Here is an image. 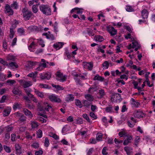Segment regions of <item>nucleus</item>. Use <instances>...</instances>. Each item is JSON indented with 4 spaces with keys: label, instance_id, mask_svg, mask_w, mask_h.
I'll list each match as a JSON object with an SVG mask.
<instances>
[{
    "label": "nucleus",
    "instance_id": "obj_6",
    "mask_svg": "<svg viewBox=\"0 0 155 155\" xmlns=\"http://www.w3.org/2000/svg\"><path fill=\"white\" fill-rule=\"evenodd\" d=\"M5 13H9V15H13L14 12L10 6L8 4H6L5 6Z\"/></svg>",
    "mask_w": 155,
    "mask_h": 155
},
{
    "label": "nucleus",
    "instance_id": "obj_2",
    "mask_svg": "<svg viewBox=\"0 0 155 155\" xmlns=\"http://www.w3.org/2000/svg\"><path fill=\"white\" fill-rule=\"evenodd\" d=\"M40 9L42 13L46 15H50L51 10L49 6L47 5H41L39 6Z\"/></svg>",
    "mask_w": 155,
    "mask_h": 155
},
{
    "label": "nucleus",
    "instance_id": "obj_63",
    "mask_svg": "<svg viewBox=\"0 0 155 155\" xmlns=\"http://www.w3.org/2000/svg\"><path fill=\"white\" fill-rule=\"evenodd\" d=\"M6 99V96L5 95L3 96L0 101V103H4L5 102Z\"/></svg>",
    "mask_w": 155,
    "mask_h": 155
},
{
    "label": "nucleus",
    "instance_id": "obj_14",
    "mask_svg": "<svg viewBox=\"0 0 155 155\" xmlns=\"http://www.w3.org/2000/svg\"><path fill=\"white\" fill-rule=\"evenodd\" d=\"M16 114L17 117H20L19 119L21 122H23L26 120V117L21 113L18 112L16 113Z\"/></svg>",
    "mask_w": 155,
    "mask_h": 155
},
{
    "label": "nucleus",
    "instance_id": "obj_51",
    "mask_svg": "<svg viewBox=\"0 0 155 155\" xmlns=\"http://www.w3.org/2000/svg\"><path fill=\"white\" fill-rule=\"evenodd\" d=\"M102 66L104 67H105L107 69L109 67V64L107 61H105L102 64Z\"/></svg>",
    "mask_w": 155,
    "mask_h": 155
},
{
    "label": "nucleus",
    "instance_id": "obj_4",
    "mask_svg": "<svg viewBox=\"0 0 155 155\" xmlns=\"http://www.w3.org/2000/svg\"><path fill=\"white\" fill-rule=\"evenodd\" d=\"M40 78L41 80H49L51 77V75L50 72L43 73L40 74Z\"/></svg>",
    "mask_w": 155,
    "mask_h": 155
},
{
    "label": "nucleus",
    "instance_id": "obj_1",
    "mask_svg": "<svg viewBox=\"0 0 155 155\" xmlns=\"http://www.w3.org/2000/svg\"><path fill=\"white\" fill-rule=\"evenodd\" d=\"M22 12L23 14V17L26 21L29 20L33 15L32 12L29 11L26 8H22Z\"/></svg>",
    "mask_w": 155,
    "mask_h": 155
},
{
    "label": "nucleus",
    "instance_id": "obj_8",
    "mask_svg": "<svg viewBox=\"0 0 155 155\" xmlns=\"http://www.w3.org/2000/svg\"><path fill=\"white\" fill-rule=\"evenodd\" d=\"M74 98V95L71 94H69L67 95L65 98V101L67 102L72 101Z\"/></svg>",
    "mask_w": 155,
    "mask_h": 155
},
{
    "label": "nucleus",
    "instance_id": "obj_33",
    "mask_svg": "<svg viewBox=\"0 0 155 155\" xmlns=\"http://www.w3.org/2000/svg\"><path fill=\"white\" fill-rule=\"evenodd\" d=\"M13 129V127L10 126L9 125L5 127V129L6 131L8 133L12 131Z\"/></svg>",
    "mask_w": 155,
    "mask_h": 155
},
{
    "label": "nucleus",
    "instance_id": "obj_28",
    "mask_svg": "<svg viewBox=\"0 0 155 155\" xmlns=\"http://www.w3.org/2000/svg\"><path fill=\"white\" fill-rule=\"evenodd\" d=\"M75 103L76 105L80 108H81L82 107V104H81V101L79 99H76L75 100Z\"/></svg>",
    "mask_w": 155,
    "mask_h": 155
},
{
    "label": "nucleus",
    "instance_id": "obj_21",
    "mask_svg": "<svg viewBox=\"0 0 155 155\" xmlns=\"http://www.w3.org/2000/svg\"><path fill=\"white\" fill-rule=\"evenodd\" d=\"M104 80V78L101 76H100L98 74H96L94 77L93 80L100 81H103Z\"/></svg>",
    "mask_w": 155,
    "mask_h": 155
},
{
    "label": "nucleus",
    "instance_id": "obj_34",
    "mask_svg": "<svg viewBox=\"0 0 155 155\" xmlns=\"http://www.w3.org/2000/svg\"><path fill=\"white\" fill-rule=\"evenodd\" d=\"M103 135L101 133H97V134L96 138L97 140H101L102 138Z\"/></svg>",
    "mask_w": 155,
    "mask_h": 155
},
{
    "label": "nucleus",
    "instance_id": "obj_12",
    "mask_svg": "<svg viewBox=\"0 0 155 155\" xmlns=\"http://www.w3.org/2000/svg\"><path fill=\"white\" fill-rule=\"evenodd\" d=\"M127 138L124 141L123 144L124 145H128L129 143L131 142V140H133L132 137L131 136H127Z\"/></svg>",
    "mask_w": 155,
    "mask_h": 155
},
{
    "label": "nucleus",
    "instance_id": "obj_17",
    "mask_svg": "<svg viewBox=\"0 0 155 155\" xmlns=\"http://www.w3.org/2000/svg\"><path fill=\"white\" fill-rule=\"evenodd\" d=\"M11 111V109L8 107H7L5 109L3 112V115L4 116H8Z\"/></svg>",
    "mask_w": 155,
    "mask_h": 155
},
{
    "label": "nucleus",
    "instance_id": "obj_43",
    "mask_svg": "<svg viewBox=\"0 0 155 155\" xmlns=\"http://www.w3.org/2000/svg\"><path fill=\"white\" fill-rule=\"evenodd\" d=\"M132 48H134L136 47H137V46L138 45H140V44H139L138 42H137L135 40L134 41H133L132 43Z\"/></svg>",
    "mask_w": 155,
    "mask_h": 155
},
{
    "label": "nucleus",
    "instance_id": "obj_26",
    "mask_svg": "<svg viewBox=\"0 0 155 155\" xmlns=\"http://www.w3.org/2000/svg\"><path fill=\"white\" fill-rule=\"evenodd\" d=\"M121 98V95L118 93H114L113 95V98L114 100L115 99L116 101L117 100H119Z\"/></svg>",
    "mask_w": 155,
    "mask_h": 155
},
{
    "label": "nucleus",
    "instance_id": "obj_61",
    "mask_svg": "<svg viewBox=\"0 0 155 155\" xmlns=\"http://www.w3.org/2000/svg\"><path fill=\"white\" fill-rule=\"evenodd\" d=\"M118 134L119 136H120L121 137L124 136H127L126 135V133L123 132V131H120L119 133Z\"/></svg>",
    "mask_w": 155,
    "mask_h": 155
},
{
    "label": "nucleus",
    "instance_id": "obj_41",
    "mask_svg": "<svg viewBox=\"0 0 155 155\" xmlns=\"http://www.w3.org/2000/svg\"><path fill=\"white\" fill-rule=\"evenodd\" d=\"M3 148L6 152L9 153L11 152L10 148L6 145H4Z\"/></svg>",
    "mask_w": 155,
    "mask_h": 155
},
{
    "label": "nucleus",
    "instance_id": "obj_64",
    "mask_svg": "<svg viewBox=\"0 0 155 155\" xmlns=\"http://www.w3.org/2000/svg\"><path fill=\"white\" fill-rule=\"evenodd\" d=\"M127 110V108H126V105H124L122 108L121 112H124L125 111H126Z\"/></svg>",
    "mask_w": 155,
    "mask_h": 155
},
{
    "label": "nucleus",
    "instance_id": "obj_13",
    "mask_svg": "<svg viewBox=\"0 0 155 155\" xmlns=\"http://www.w3.org/2000/svg\"><path fill=\"white\" fill-rule=\"evenodd\" d=\"M15 149L16 153L20 154L22 153L21 147L18 144H16L15 145Z\"/></svg>",
    "mask_w": 155,
    "mask_h": 155
},
{
    "label": "nucleus",
    "instance_id": "obj_44",
    "mask_svg": "<svg viewBox=\"0 0 155 155\" xmlns=\"http://www.w3.org/2000/svg\"><path fill=\"white\" fill-rule=\"evenodd\" d=\"M11 7L14 9H17L18 8V5L16 2H14L13 3L11 4Z\"/></svg>",
    "mask_w": 155,
    "mask_h": 155
},
{
    "label": "nucleus",
    "instance_id": "obj_7",
    "mask_svg": "<svg viewBox=\"0 0 155 155\" xmlns=\"http://www.w3.org/2000/svg\"><path fill=\"white\" fill-rule=\"evenodd\" d=\"M148 14L149 12L145 9H143L141 12V16L143 19H147L148 17Z\"/></svg>",
    "mask_w": 155,
    "mask_h": 155
},
{
    "label": "nucleus",
    "instance_id": "obj_62",
    "mask_svg": "<svg viewBox=\"0 0 155 155\" xmlns=\"http://www.w3.org/2000/svg\"><path fill=\"white\" fill-rule=\"evenodd\" d=\"M41 86V88H49V86L48 85L46 84H40L39 85Z\"/></svg>",
    "mask_w": 155,
    "mask_h": 155
},
{
    "label": "nucleus",
    "instance_id": "obj_38",
    "mask_svg": "<svg viewBox=\"0 0 155 155\" xmlns=\"http://www.w3.org/2000/svg\"><path fill=\"white\" fill-rule=\"evenodd\" d=\"M8 64V66H10L11 67H15L16 68H18V66L17 63L15 62H11L9 63Z\"/></svg>",
    "mask_w": 155,
    "mask_h": 155
},
{
    "label": "nucleus",
    "instance_id": "obj_3",
    "mask_svg": "<svg viewBox=\"0 0 155 155\" xmlns=\"http://www.w3.org/2000/svg\"><path fill=\"white\" fill-rule=\"evenodd\" d=\"M48 97L50 101L53 102L59 103L61 101V99L55 94H49L48 95Z\"/></svg>",
    "mask_w": 155,
    "mask_h": 155
},
{
    "label": "nucleus",
    "instance_id": "obj_15",
    "mask_svg": "<svg viewBox=\"0 0 155 155\" xmlns=\"http://www.w3.org/2000/svg\"><path fill=\"white\" fill-rule=\"evenodd\" d=\"M23 112L25 115L28 116L29 117H33V115L31 112L28 109L25 108L23 110Z\"/></svg>",
    "mask_w": 155,
    "mask_h": 155
},
{
    "label": "nucleus",
    "instance_id": "obj_40",
    "mask_svg": "<svg viewBox=\"0 0 155 155\" xmlns=\"http://www.w3.org/2000/svg\"><path fill=\"white\" fill-rule=\"evenodd\" d=\"M42 131L40 129L38 130L37 133V136L38 138H40L42 137Z\"/></svg>",
    "mask_w": 155,
    "mask_h": 155
},
{
    "label": "nucleus",
    "instance_id": "obj_9",
    "mask_svg": "<svg viewBox=\"0 0 155 155\" xmlns=\"http://www.w3.org/2000/svg\"><path fill=\"white\" fill-rule=\"evenodd\" d=\"M12 93L15 95H18L19 96L22 95V92L18 87H14L12 91Z\"/></svg>",
    "mask_w": 155,
    "mask_h": 155
},
{
    "label": "nucleus",
    "instance_id": "obj_19",
    "mask_svg": "<svg viewBox=\"0 0 155 155\" xmlns=\"http://www.w3.org/2000/svg\"><path fill=\"white\" fill-rule=\"evenodd\" d=\"M98 94L100 95L99 98L100 99L103 98L104 96L106 95L104 90L103 89H101L99 91Z\"/></svg>",
    "mask_w": 155,
    "mask_h": 155
},
{
    "label": "nucleus",
    "instance_id": "obj_57",
    "mask_svg": "<svg viewBox=\"0 0 155 155\" xmlns=\"http://www.w3.org/2000/svg\"><path fill=\"white\" fill-rule=\"evenodd\" d=\"M96 88L94 87H90L89 90H88V91L89 93H91V92H93L94 91H96Z\"/></svg>",
    "mask_w": 155,
    "mask_h": 155
},
{
    "label": "nucleus",
    "instance_id": "obj_54",
    "mask_svg": "<svg viewBox=\"0 0 155 155\" xmlns=\"http://www.w3.org/2000/svg\"><path fill=\"white\" fill-rule=\"evenodd\" d=\"M43 153V151L41 150L36 151L35 152V155H42Z\"/></svg>",
    "mask_w": 155,
    "mask_h": 155
},
{
    "label": "nucleus",
    "instance_id": "obj_50",
    "mask_svg": "<svg viewBox=\"0 0 155 155\" xmlns=\"http://www.w3.org/2000/svg\"><path fill=\"white\" fill-rule=\"evenodd\" d=\"M31 146L35 148H37L39 147V144L38 143H34L31 145Z\"/></svg>",
    "mask_w": 155,
    "mask_h": 155
},
{
    "label": "nucleus",
    "instance_id": "obj_5",
    "mask_svg": "<svg viewBox=\"0 0 155 155\" xmlns=\"http://www.w3.org/2000/svg\"><path fill=\"white\" fill-rule=\"evenodd\" d=\"M107 29L108 31L112 35H114L117 34V31L112 26H107Z\"/></svg>",
    "mask_w": 155,
    "mask_h": 155
},
{
    "label": "nucleus",
    "instance_id": "obj_39",
    "mask_svg": "<svg viewBox=\"0 0 155 155\" xmlns=\"http://www.w3.org/2000/svg\"><path fill=\"white\" fill-rule=\"evenodd\" d=\"M124 150L127 153L128 155H129L131 153V151H130V147H125L124 148Z\"/></svg>",
    "mask_w": 155,
    "mask_h": 155
},
{
    "label": "nucleus",
    "instance_id": "obj_25",
    "mask_svg": "<svg viewBox=\"0 0 155 155\" xmlns=\"http://www.w3.org/2000/svg\"><path fill=\"white\" fill-rule=\"evenodd\" d=\"M31 83L28 81H25L23 84V86L24 88H26L31 86Z\"/></svg>",
    "mask_w": 155,
    "mask_h": 155
},
{
    "label": "nucleus",
    "instance_id": "obj_16",
    "mask_svg": "<svg viewBox=\"0 0 155 155\" xmlns=\"http://www.w3.org/2000/svg\"><path fill=\"white\" fill-rule=\"evenodd\" d=\"M36 64V62L29 61H28V63L26 65V67L30 68L32 66L35 65Z\"/></svg>",
    "mask_w": 155,
    "mask_h": 155
},
{
    "label": "nucleus",
    "instance_id": "obj_36",
    "mask_svg": "<svg viewBox=\"0 0 155 155\" xmlns=\"http://www.w3.org/2000/svg\"><path fill=\"white\" fill-rule=\"evenodd\" d=\"M35 92L36 94L39 97H43L44 95L43 94V92H40L36 90V89L35 90Z\"/></svg>",
    "mask_w": 155,
    "mask_h": 155
},
{
    "label": "nucleus",
    "instance_id": "obj_10",
    "mask_svg": "<svg viewBox=\"0 0 155 155\" xmlns=\"http://www.w3.org/2000/svg\"><path fill=\"white\" fill-rule=\"evenodd\" d=\"M57 74H56V76L58 78H60L59 80L60 81L64 82L66 80V78L64 76H63V74L62 73H61L60 72L58 71L57 72Z\"/></svg>",
    "mask_w": 155,
    "mask_h": 155
},
{
    "label": "nucleus",
    "instance_id": "obj_60",
    "mask_svg": "<svg viewBox=\"0 0 155 155\" xmlns=\"http://www.w3.org/2000/svg\"><path fill=\"white\" fill-rule=\"evenodd\" d=\"M51 134H52V136H50V137H52L54 139L56 140H58L59 139V137L58 135H57L56 134L52 133H51Z\"/></svg>",
    "mask_w": 155,
    "mask_h": 155
},
{
    "label": "nucleus",
    "instance_id": "obj_31",
    "mask_svg": "<svg viewBox=\"0 0 155 155\" xmlns=\"http://www.w3.org/2000/svg\"><path fill=\"white\" fill-rule=\"evenodd\" d=\"M105 110L107 112H111L113 111V106L109 105V107H107L105 108Z\"/></svg>",
    "mask_w": 155,
    "mask_h": 155
},
{
    "label": "nucleus",
    "instance_id": "obj_56",
    "mask_svg": "<svg viewBox=\"0 0 155 155\" xmlns=\"http://www.w3.org/2000/svg\"><path fill=\"white\" fill-rule=\"evenodd\" d=\"M32 128H35L38 127V126L37 124L35 122H32L31 124Z\"/></svg>",
    "mask_w": 155,
    "mask_h": 155
},
{
    "label": "nucleus",
    "instance_id": "obj_37",
    "mask_svg": "<svg viewBox=\"0 0 155 155\" xmlns=\"http://www.w3.org/2000/svg\"><path fill=\"white\" fill-rule=\"evenodd\" d=\"M15 57L12 55H8L7 57V60L8 61H14L15 60Z\"/></svg>",
    "mask_w": 155,
    "mask_h": 155
},
{
    "label": "nucleus",
    "instance_id": "obj_49",
    "mask_svg": "<svg viewBox=\"0 0 155 155\" xmlns=\"http://www.w3.org/2000/svg\"><path fill=\"white\" fill-rule=\"evenodd\" d=\"M107 149V147H103L102 150V154L103 155H107L108 154L106 150Z\"/></svg>",
    "mask_w": 155,
    "mask_h": 155
},
{
    "label": "nucleus",
    "instance_id": "obj_46",
    "mask_svg": "<svg viewBox=\"0 0 155 155\" xmlns=\"http://www.w3.org/2000/svg\"><path fill=\"white\" fill-rule=\"evenodd\" d=\"M126 10L128 12H134V9L131 6H127L126 8Z\"/></svg>",
    "mask_w": 155,
    "mask_h": 155
},
{
    "label": "nucleus",
    "instance_id": "obj_35",
    "mask_svg": "<svg viewBox=\"0 0 155 155\" xmlns=\"http://www.w3.org/2000/svg\"><path fill=\"white\" fill-rule=\"evenodd\" d=\"M83 117L89 123H92V121L89 119V117L87 114H83Z\"/></svg>",
    "mask_w": 155,
    "mask_h": 155
},
{
    "label": "nucleus",
    "instance_id": "obj_42",
    "mask_svg": "<svg viewBox=\"0 0 155 155\" xmlns=\"http://www.w3.org/2000/svg\"><path fill=\"white\" fill-rule=\"evenodd\" d=\"M10 34L9 35V37L10 38H12L15 35V32L14 30L12 28H10Z\"/></svg>",
    "mask_w": 155,
    "mask_h": 155
},
{
    "label": "nucleus",
    "instance_id": "obj_20",
    "mask_svg": "<svg viewBox=\"0 0 155 155\" xmlns=\"http://www.w3.org/2000/svg\"><path fill=\"white\" fill-rule=\"evenodd\" d=\"M21 107V105L20 103L17 102L13 104V110H15L17 109H20Z\"/></svg>",
    "mask_w": 155,
    "mask_h": 155
},
{
    "label": "nucleus",
    "instance_id": "obj_55",
    "mask_svg": "<svg viewBox=\"0 0 155 155\" xmlns=\"http://www.w3.org/2000/svg\"><path fill=\"white\" fill-rule=\"evenodd\" d=\"M45 144L46 147H48L49 145V140L48 137L45 138Z\"/></svg>",
    "mask_w": 155,
    "mask_h": 155
},
{
    "label": "nucleus",
    "instance_id": "obj_24",
    "mask_svg": "<svg viewBox=\"0 0 155 155\" xmlns=\"http://www.w3.org/2000/svg\"><path fill=\"white\" fill-rule=\"evenodd\" d=\"M85 98L87 101L91 102L94 100V98L93 96L90 94H87L85 96Z\"/></svg>",
    "mask_w": 155,
    "mask_h": 155
},
{
    "label": "nucleus",
    "instance_id": "obj_30",
    "mask_svg": "<svg viewBox=\"0 0 155 155\" xmlns=\"http://www.w3.org/2000/svg\"><path fill=\"white\" fill-rule=\"evenodd\" d=\"M36 46L34 42H32L30 45L28 46V48L29 50L31 51H33L32 49V48L34 49Z\"/></svg>",
    "mask_w": 155,
    "mask_h": 155
},
{
    "label": "nucleus",
    "instance_id": "obj_52",
    "mask_svg": "<svg viewBox=\"0 0 155 155\" xmlns=\"http://www.w3.org/2000/svg\"><path fill=\"white\" fill-rule=\"evenodd\" d=\"M76 121L77 124H81L83 123L82 120L81 118H78L76 120Z\"/></svg>",
    "mask_w": 155,
    "mask_h": 155
},
{
    "label": "nucleus",
    "instance_id": "obj_48",
    "mask_svg": "<svg viewBox=\"0 0 155 155\" xmlns=\"http://www.w3.org/2000/svg\"><path fill=\"white\" fill-rule=\"evenodd\" d=\"M0 63L3 64L4 66H8V63L6 61L4 60L1 58H0Z\"/></svg>",
    "mask_w": 155,
    "mask_h": 155
},
{
    "label": "nucleus",
    "instance_id": "obj_47",
    "mask_svg": "<svg viewBox=\"0 0 155 155\" xmlns=\"http://www.w3.org/2000/svg\"><path fill=\"white\" fill-rule=\"evenodd\" d=\"M32 10L34 13H36L38 11L37 7L36 5H33L32 6Z\"/></svg>",
    "mask_w": 155,
    "mask_h": 155
},
{
    "label": "nucleus",
    "instance_id": "obj_22",
    "mask_svg": "<svg viewBox=\"0 0 155 155\" xmlns=\"http://www.w3.org/2000/svg\"><path fill=\"white\" fill-rule=\"evenodd\" d=\"M82 103L84 104V106H86L87 108L89 107L91 103V102L87 100L83 101Z\"/></svg>",
    "mask_w": 155,
    "mask_h": 155
},
{
    "label": "nucleus",
    "instance_id": "obj_45",
    "mask_svg": "<svg viewBox=\"0 0 155 155\" xmlns=\"http://www.w3.org/2000/svg\"><path fill=\"white\" fill-rule=\"evenodd\" d=\"M90 116L92 118V120H95L97 119V117L95 115L94 113L92 112H91L89 114Z\"/></svg>",
    "mask_w": 155,
    "mask_h": 155
},
{
    "label": "nucleus",
    "instance_id": "obj_53",
    "mask_svg": "<svg viewBox=\"0 0 155 155\" xmlns=\"http://www.w3.org/2000/svg\"><path fill=\"white\" fill-rule=\"evenodd\" d=\"M48 32L50 33L48 35V39H50L51 40H53L54 39V35L51 34H50V31H48Z\"/></svg>",
    "mask_w": 155,
    "mask_h": 155
},
{
    "label": "nucleus",
    "instance_id": "obj_58",
    "mask_svg": "<svg viewBox=\"0 0 155 155\" xmlns=\"http://www.w3.org/2000/svg\"><path fill=\"white\" fill-rule=\"evenodd\" d=\"M38 42L39 45H41L42 47H44L45 46V45L44 44V41L42 40L41 39H40Z\"/></svg>",
    "mask_w": 155,
    "mask_h": 155
},
{
    "label": "nucleus",
    "instance_id": "obj_18",
    "mask_svg": "<svg viewBox=\"0 0 155 155\" xmlns=\"http://www.w3.org/2000/svg\"><path fill=\"white\" fill-rule=\"evenodd\" d=\"M95 41L99 42H101L104 40L103 37L100 35H96L94 38Z\"/></svg>",
    "mask_w": 155,
    "mask_h": 155
},
{
    "label": "nucleus",
    "instance_id": "obj_11",
    "mask_svg": "<svg viewBox=\"0 0 155 155\" xmlns=\"http://www.w3.org/2000/svg\"><path fill=\"white\" fill-rule=\"evenodd\" d=\"M134 114V117L137 118H143L144 116V113L140 111L137 110Z\"/></svg>",
    "mask_w": 155,
    "mask_h": 155
},
{
    "label": "nucleus",
    "instance_id": "obj_23",
    "mask_svg": "<svg viewBox=\"0 0 155 155\" xmlns=\"http://www.w3.org/2000/svg\"><path fill=\"white\" fill-rule=\"evenodd\" d=\"M17 31L20 36L25 35V29L22 28H19L18 29Z\"/></svg>",
    "mask_w": 155,
    "mask_h": 155
},
{
    "label": "nucleus",
    "instance_id": "obj_27",
    "mask_svg": "<svg viewBox=\"0 0 155 155\" xmlns=\"http://www.w3.org/2000/svg\"><path fill=\"white\" fill-rule=\"evenodd\" d=\"M52 87L55 88L58 91L62 90L64 89V88L61 86L59 85H56L53 84L51 85Z\"/></svg>",
    "mask_w": 155,
    "mask_h": 155
},
{
    "label": "nucleus",
    "instance_id": "obj_29",
    "mask_svg": "<svg viewBox=\"0 0 155 155\" xmlns=\"http://www.w3.org/2000/svg\"><path fill=\"white\" fill-rule=\"evenodd\" d=\"M58 44H60V45H61V46H63V45H64V44L63 42H58L57 43H56L55 44H54L53 45V47L54 48L56 49L57 50L59 49H58V48H59V45H58Z\"/></svg>",
    "mask_w": 155,
    "mask_h": 155
},
{
    "label": "nucleus",
    "instance_id": "obj_32",
    "mask_svg": "<svg viewBox=\"0 0 155 155\" xmlns=\"http://www.w3.org/2000/svg\"><path fill=\"white\" fill-rule=\"evenodd\" d=\"M86 65L87 67V68L90 70H91L93 67V64L92 62L87 63Z\"/></svg>",
    "mask_w": 155,
    "mask_h": 155
},
{
    "label": "nucleus",
    "instance_id": "obj_59",
    "mask_svg": "<svg viewBox=\"0 0 155 155\" xmlns=\"http://www.w3.org/2000/svg\"><path fill=\"white\" fill-rule=\"evenodd\" d=\"M7 82L8 83L10 84V85H13L14 84L16 83V82L14 80H8L7 81Z\"/></svg>",
    "mask_w": 155,
    "mask_h": 155
}]
</instances>
